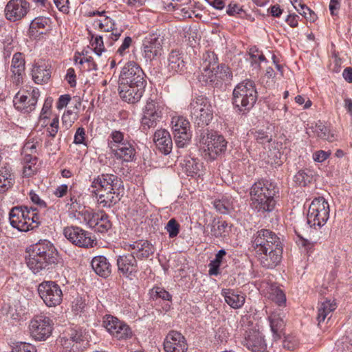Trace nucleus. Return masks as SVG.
<instances>
[{
  "label": "nucleus",
  "mask_w": 352,
  "mask_h": 352,
  "mask_svg": "<svg viewBox=\"0 0 352 352\" xmlns=\"http://www.w3.org/2000/svg\"><path fill=\"white\" fill-rule=\"evenodd\" d=\"M12 352H36L34 346L26 342H19L12 349Z\"/></svg>",
  "instance_id": "nucleus-56"
},
{
  "label": "nucleus",
  "mask_w": 352,
  "mask_h": 352,
  "mask_svg": "<svg viewBox=\"0 0 352 352\" xmlns=\"http://www.w3.org/2000/svg\"><path fill=\"white\" fill-rule=\"evenodd\" d=\"M85 132L82 127H79L75 133L74 142L76 144H82L85 140Z\"/></svg>",
  "instance_id": "nucleus-62"
},
{
  "label": "nucleus",
  "mask_w": 352,
  "mask_h": 352,
  "mask_svg": "<svg viewBox=\"0 0 352 352\" xmlns=\"http://www.w3.org/2000/svg\"><path fill=\"white\" fill-rule=\"evenodd\" d=\"M243 344L252 352H267V344L262 333L256 330L246 331Z\"/></svg>",
  "instance_id": "nucleus-23"
},
{
  "label": "nucleus",
  "mask_w": 352,
  "mask_h": 352,
  "mask_svg": "<svg viewBox=\"0 0 352 352\" xmlns=\"http://www.w3.org/2000/svg\"><path fill=\"white\" fill-rule=\"evenodd\" d=\"M111 153L118 159L123 162H131L135 156V150L134 146L129 142H126L116 147L111 149Z\"/></svg>",
  "instance_id": "nucleus-29"
},
{
  "label": "nucleus",
  "mask_w": 352,
  "mask_h": 352,
  "mask_svg": "<svg viewBox=\"0 0 352 352\" xmlns=\"http://www.w3.org/2000/svg\"><path fill=\"white\" fill-rule=\"evenodd\" d=\"M186 171L188 175H197L200 170V164L196 159L188 158L184 160Z\"/></svg>",
  "instance_id": "nucleus-47"
},
{
  "label": "nucleus",
  "mask_w": 352,
  "mask_h": 352,
  "mask_svg": "<svg viewBox=\"0 0 352 352\" xmlns=\"http://www.w3.org/2000/svg\"><path fill=\"white\" fill-rule=\"evenodd\" d=\"M36 209L33 208H28L27 206H22V211L24 212L25 219L30 223L32 230L38 227L41 223L40 217L36 212Z\"/></svg>",
  "instance_id": "nucleus-41"
},
{
  "label": "nucleus",
  "mask_w": 352,
  "mask_h": 352,
  "mask_svg": "<svg viewBox=\"0 0 352 352\" xmlns=\"http://www.w3.org/2000/svg\"><path fill=\"white\" fill-rule=\"evenodd\" d=\"M129 251L135 256V258L146 259L155 252V248L148 241L140 240L129 245Z\"/></svg>",
  "instance_id": "nucleus-25"
},
{
  "label": "nucleus",
  "mask_w": 352,
  "mask_h": 352,
  "mask_svg": "<svg viewBox=\"0 0 352 352\" xmlns=\"http://www.w3.org/2000/svg\"><path fill=\"white\" fill-rule=\"evenodd\" d=\"M58 130V118H54L50 123V127L47 128L49 135L54 138Z\"/></svg>",
  "instance_id": "nucleus-61"
},
{
  "label": "nucleus",
  "mask_w": 352,
  "mask_h": 352,
  "mask_svg": "<svg viewBox=\"0 0 352 352\" xmlns=\"http://www.w3.org/2000/svg\"><path fill=\"white\" fill-rule=\"evenodd\" d=\"M32 78L36 84L47 82L51 76V72L46 65H36L33 67Z\"/></svg>",
  "instance_id": "nucleus-37"
},
{
  "label": "nucleus",
  "mask_w": 352,
  "mask_h": 352,
  "mask_svg": "<svg viewBox=\"0 0 352 352\" xmlns=\"http://www.w3.org/2000/svg\"><path fill=\"white\" fill-rule=\"evenodd\" d=\"M132 43V38L130 36H126L124 39L122 45L117 50V53L122 56L125 53V50L128 49Z\"/></svg>",
  "instance_id": "nucleus-63"
},
{
  "label": "nucleus",
  "mask_w": 352,
  "mask_h": 352,
  "mask_svg": "<svg viewBox=\"0 0 352 352\" xmlns=\"http://www.w3.org/2000/svg\"><path fill=\"white\" fill-rule=\"evenodd\" d=\"M208 226L210 227L212 236L214 237H221L224 236L228 232V224L226 221L219 219H214Z\"/></svg>",
  "instance_id": "nucleus-39"
},
{
  "label": "nucleus",
  "mask_w": 352,
  "mask_h": 352,
  "mask_svg": "<svg viewBox=\"0 0 352 352\" xmlns=\"http://www.w3.org/2000/svg\"><path fill=\"white\" fill-rule=\"evenodd\" d=\"M331 153L329 151L320 150L313 154V159L315 162H323L329 157Z\"/></svg>",
  "instance_id": "nucleus-59"
},
{
  "label": "nucleus",
  "mask_w": 352,
  "mask_h": 352,
  "mask_svg": "<svg viewBox=\"0 0 352 352\" xmlns=\"http://www.w3.org/2000/svg\"><path fill=\"white\" fill-rule=\"evenodd\" d=\"M39 92L33 89L31 92H18L13 100L14 105L18 111L22 113H29L35 109Z\"/></svg>",
  "instance_id": "nucleus-17"
},
{
  "label": "nucleus",
  "mask_w": 352,
  "mask_h": 352,
  "mask_svg": "<svg viewBox=\"0 0 352 352\" xmlns=\"http://www.w3.org/2000/svg\"><path fill=\"white\" fill-rule=\"evenodd\" d=\"M96 215L97 213H93L87 210L85 207L78 213V218H82L85 223L91 228L94 222Z\"/></svg>",
  "instance_id": "nucleus-50"
},
{
  "label": "nucleus",
  "mask_w": 352,
  "mask_h": 352,
  "mask_svg": "<svg viewBox=\"0 0 352 352\" xmlns=\"http://www.w3.org/2000/svg\"><path fill=\"white\" fill-rule=\"evenodd\" d=\"M67 206H69V209L73 213L77 214L85 208L80 197L76 195L70 196L69 202L67 204Z\"/></svg>",
  "instance_id": "nucleus-48"
},
{
  "label": "nucleus",
  "mask_w": 352,
  "mask_h": 352,
  "mask_svg": "<svg viewBox=\"0 0 352 352\" xmlns=\"http://www.w3.org/2000/svg\"><path fill=\"white\" fill-rule=\"evenodd\" d=\"M256 256L260 264L267 269H272L280 262L283 254V245H276L265 250H256Z\"/></svg>",
  "instance_id": "nucleus-14"
},
{
  "label": "nucleus",
  "mask_w": 352,
  "mask_h": 352,
  "mask_svg": "<svg viewBox=\"0 0 352 352\" xmlns=\"http://www.w3.org/2000/svg\"><path fill=\"white\" fill-rule=\"evenodd\" d=\"M58 261V253L49 241H40L26 248V264L34 274L53 268Z\"/></svg>",
  "instance_id": "nucleus-1"
},
{
  "label": "nucleus",
  "mask_w": 352,
  "mask_h": 352,
  "mask_svg": "<svg viewBox=\"0 0 352 352\" xmlns=\"http://www.w3.org/2000/svg\"><path fill=\"white\" fill-rule=\"evenodd\" d=\"M14 184V177L10 171L6 167L0 169V192H4L11 188Z\"/></svg>",
  "instance_id": "nucleus-40"
},
{
  "label": "nucleus",
  "mask_w": 352,
  "mask_h": 352,
  "mask_svg": "<svg viewBox=\"0 0 352 352\" xmlns=\"http://www.w3.org/2000/svg\"><path fill=\"white\" fill-rule=\"evenodd\" d=\"M280 311H275L269 316L271 330L275 339H280L285 327V322Z\"/></svg>",
  "instance_id": "nucleus-35"
},
{
  "label": "nucleus",
  "mask_w": 352,
  "mask_h": 352,
  "mask_svg": "<svg viewBox=\"0 0 352 352\" xmlns=\"http://www.w3.org/2000/svg\"><path fill=\"white\" fill-rule=\"evenodd\" d=\"M146 85L142 84H119L118 90L121 98L128 102L134 104L138 102L144 92Z\"/></svg>",
  "instance_id": "nucleus-20"
},
{
  "label": "nucleus",
  "mask_w": 352,
  "mask_h": 352,
  "mask_svg": "<svg viewBox=\"0 0 352 352\" xmlns=\"http://www.w3.org/2000/svg\"><path fill=\"white\" fill-rule=\"evenodd\" d=\"M30 4L25 0H10L5 8V15L10 21H19L26 16Z\"/></svg>",
  "instance_id": "nucleus-18"
},
{
  "label": "nucleus",
  "mask_w": 352,
  "mask_h": 352,
  "mask_svg": "<svg viewBox=\"0 0 352 352\" xmlns=\"http://www.w3.org/2000/svg\"><path fill=\"white\" fill-rule=\"evenodd\" d=\"M91 264L96 274L101 277L107 278L111 273V264L104 256H95Z\"/></svg>",
  "instance_id": "nucleus-30"
},
{
  "label": "nucleus",
  "mask_w": 352,
  "mask_h": 352,
  "mask_svg": "<svg viewBox=\"0 0 352 352\" xmlns=\"http://www.w3.org/2000/svg\"><path fill=\"white\" fill-rule=\"evenodd\" d=\"M142 69L135 62H128L122 67L119 76V84L146 85Z\"/></svg>",
  "instance_id": "nucleus-12"
},
{
  "label": "nucleus",
  "mask_w": 352,
  "mask_h": 352,
  "mask_svg": "<svg viewBox=\"0 0 352 352\" xmlns=\"http://www.w3.org/2000/svg\"><path fill=\"white\" fill-rule=\"evenodd\" d=\"M164 105L157 100H148L142 109L141 126L143 130L154 128L162 118Z\"/></svg>",
  "instance_id": "nucleus-7"
},
{
  "label": "nucleus",
  "mask_w": 352,
  "mask_h": 352,
  "mask_svg": "<svg viewBox=\"0 0 352 352\" xmlns=\"http://www.w3.org/2000/svg\"><path fill=\"white\" fill-rule=\"evenodd\" d=\"M52 101L53 100L52 98H48L45 100L44 102L40 116V121H43L42 125L45 124V120L48 119V115L52 107Z\"/></svg>",
  "instance_id": "nucleus-53"
},
{
  "label": "nucleus",
  "mask_w": 352,
  "mask_h": 352,
  "mask_svg": "<svg viewBox=\"0 0 352 352\" xmlns=\"http://www.w3.org/2000/svg\"><path fill=\"white\" fill-rule=\"evenodd\" d=\"M268 298L278 305H281L286 301L285 294L276 285H271L269 288Z\"/></svg>",
  "instance_id": "nucleus-43"
},
{
  "label": "nucleus",
  "mask_w": 352,
  "mask_h": 352,
  "mask_svg": "<svg viewBox=\"0 0 352 352\" xmlns=\"http://www.w3.org/2000/svg\"><path fill=\"white\" fill-rule=\"evenodd\" d=\"M94 38V35L91 36V39ZM91 45L94 47V52L100 56L104 51V46L103 42V36H96L94 40L91 41Z\"/></svg>",
  "instance_id": "nucleus-51"
},
{
  "label": "nucleus",
  "mask_w": 352,
  "mask_h": 352,
  "mask_svg": "<svg viewBox=\"0 0 352 352\" xmlns=\"http://www.w3.org/2000/svg\"><path fill=\"white\" fill-rule=\"evenodd\" d=\"M38 292L47 307H56L62 302L63 292L60 286L53 281L39 284Z\"/></svg>",
  "instance_id": "nucleus-10"
},
{
  "label": "nucleus",
  "mask_w": 352,
  "mask_h": 352,
  "mask_svg": "<svg viewBox=\"0 0 352 352\" xmlns=\"http://www.w3.org/2000/svg\"><path fill=\"white\" fill-rule=\"evenodd\" d=\"M229 337L230 334L227 329L224 327L219 328L215 335V339L219 344L226 342Z\"/></svg>",
  "instance_id": "nucleus-57"
},
{
  "label": "nucleus",
  "mask_w": 352,
  "mask_h": 352,
  "mask_svg": "<svg viewBox=\"0 0 352 352\" xmlns=\"http://www.w3.org/2000/svg\"><path fill=\"white\" fill-rule=\"evenodd\" d=\"M164 349L165 352H186L188 344L181 333L170 331L164 339Z\"/></svg>",
  "instance_id": "nucleus-19"
},
{
  "label": "nucleus",
  "mask_w": 352,
  "mask_h": 352,
  "mask_svg": "<svg viewBox=\"0 0 352 352\" xmlns=\"http://www.w3.org/2000/svg\"><path fill=\"white\" fill-rule=\"evenodd\" d=\"M162 40L156 34L145 38L143 43V55L146 60H151L162 54Z\"/></svg>",
  "instance_id": "nucleus-21"
},
{
  "label": "nucleus",
  "mask_w": 352,
  "mask_h": 352,
  "mask_svg": "<svg viewBox=\"0 0 352 352\" xmlns=\"http://www.w3.org/2000/svg\"><path fill=\"white\" fill-rule=\"evenodd\" d=\"M252 133L259 144H265L270 142L272 140V136L269 135L266 132L262 130L256 131L255 132H252Z\"/></svg>",
  "instance_id": "nucleus-54"
},
{
  "label": "nucleus",
  "mask_w": 352,
  "mask_h": 352,
  "mask_svg": "<svg viewBox=\"0 0 352 352\" xmlns=\"http://www.w3.org/2000/svg\"><path fill=\"white\" fill-rule=\"evenodd\" d=\"M257 98L258 94L254 82L250 80H245L234 89L232 102L239 111H245L253 107Z\"/></svg>",
  "instance_id": "nucleus-3"
},
{
  "label": "nucleus",
  "mask_w": 352,
  "mask_h": 352,
  "mask_svg": "<svg viewBox=\"0 0 352 352\" xmlns=\"http://www.w3.org/2000/svg\"><path fill=\"white\" fill-rule=\"evenodd\" d=\"M203 59L202 70L198 80L204 85H216L215 69L217 67V57L214 52H206L204 54Z\"/></svg>",
  "instance_id": "nucleus-13"
},
{
  "label": "nucleus",
  "mask_w": 352,
  "mask_h": 352,
  "mask_svg": "<svg viewBox=\"0 0 352 352\" xmlns=\"http://www.w3.org/2000/svg\"><path fill=\"white\" fill-rule=\"evenodd\" d=\"M152 298H160L163 300H170L171 299V295L163 288L156 287L151 290Z\"/></svg>",
  "instance_id": "nucleus-55"
},
{
  "label": "nucleus",
  "mask_w": 352,
  "mask_h": 352,
  "mask_svg": "<svg viewBox=\"0 0 352 352\" xmlns=\"http://www.w3.org/2000/svg\"><path fill=\"white\" fill-rule=\"evenodd\" d=\"M11 226L21 232H27L32 230L30 223L24 217V212L22 211V206L13 208L9 214Z\"/></svg>",
  "instance_id": "nucleus-26"
},
{
  "label": "nucleus",
  "mask_w": 352,
  "mask_h": 352,
  "mask_svg": "<svg viewBox=\"0 0 352 352\" xmlns=\"http://www.w3.org/2000/svg\"><path fill=\"white\" fill-rule=\"evenodd\" d=\"M329 217V206L324 197L315 198L311 203L307 212V223L311 226L321 227Z\"/></svg>",
  "instance_id": "nucleus-6"
},
{
  "label": "nucleus",
  "mask_w": 352,
  "mask_h": 352,
  "mask_svg": "<svg viewBox=\"0 0 352 352\" xmlns=\"http://www.w3.org/2000/svg\"><path fill=\"white\" fill-rule=\"evenodd\" d=\"M200 149L206 159L214 160L217 155L226 149L227 142L224 138L217 133H207L200 140Z\"/></svg>",
  "instance_id": "nucleus-5"
},
{
  "label": "nucleus",
  "mask_w": 352,
  "mask_h": 352,
  "mask_svg": "<svg viewBox=\"0 0 352 352\" xmlns=\"http://www.w3.org/2000/svg\"><path fill=\"white\" fill-rule=\"evenodd\" d=\"M190 116L195 124L204 127L209 124L213 118V109L209 100L199 96L192 100L189 105Z\"/></svg>",
  "instance_id": "nucleus-4"
},
{
  "label": "nucleus",
  "mask_w": 352,
  "mask_h": 352,
  "mask_svg": "<svg viewBox=\"0 0 352 352\" xmlns=\"http://www.w3.org/2000/svg\"><path fill=\"white\" fill-rule=\"evenodd\" d=\"M296 345L297 342L292 337H285L283 342V347L290 351L294 350Z\"/></svg>",
  "instance_id": "nucleus-64"
},
{
  "label": "nucleus",
  "mask_w": 352,
  "mask_h": 352,
  "mask_svg": "<svg viewBox=\"0 0 352 352\" xmlns=\"http://www.w3.org/2000/svg\"><path fill=\"white\" fill-rule=\"evenodd\" d=\"M64 236L74 245L80 248H89L96 245L91 233L78 226H68L63 230Z\"/></svg>",
  "instance_id": "nucleus-9"
},
{
  "label": "nucleus",
  "mask_w": 352,
  "mask_h": 352,
  "mask_svg": "<svg viewBox=\"0 0 352 352\" xmlns=\"http://www.w3.org/2000/svg\"><path fill=\"white\" fill-rule=\"evenodd\" d=\"M120 186V180L113 174H102L94 179L91 184V187L96 188L97 192L118 190Z\"/></svg>",
  "instance_id": "nucleus-22"
},
{
  "label": "nucleus",
  "mask_w": 352,
  "mask_h": 352,
  "mask_svg": "<svg viewBox=\"0 0 352 352\" xmlns=\"http://www.w3.org/2000/svg\"><path fill=\"white\" fill-rule=\"evenodd\" d=\"M103 325L108 332L118 340H126L131 337L130 327L123 321L113 316H107L103 320Z\"/></svg>",
  "instance_id": "nucleus-15"
},
{
  "label": "nucleus",
  "mask_w": 352,
  "mask_h": 352,
  "mask_svg": "<svg viewBox=\"0 0 352 352\" xmlns=\"http://www.w3.org/2000/svg\"><path fill=\"white\" fill-rule=\"evenodd\" d=\"M118 271L126 277L134 276L138 271L137 260L131 253L119 256L117 258Z\"/></svg>",
  "instance_id": "nucleus-24"
},
{
  "label": "nucleus",
  "mask_w": 352,
  "mask_h": 352,
  "mask_svg": "<svg viewBox=\"0 0 352 352\" xmlns=\"http://www.w3.org/2000/svg\"><path fill=\"white\" fill-rule=\"evenodd\" d=\"M312 180V175L309 171L304 170H299L294 176L295 182L300 185L305 186Z\"/></svg>",
  "instance_id": "nucleus-49"
},
{
  "label": "nucleus",
  "mask_w": 352,
  "mask_h": 352,
  "mask_svg": "<svg viewBox=\"0 0 352 352\" xmlns=\"http://www.w3.org/2000/svg\"><path fill=\"white\" fill-rule=\"evenodd\" d=\"M56 8L63 13L69 12V0H53Z\"/></svg>",
  "instance_id": "nucleus-60"
},
{
  "label": "nucleus",
  "mask_w": 352,
  "mask_h": 352,
  "mask_svg": "<svg viewBox=\"0 0 352 352\" xmlns=\"http://www.w3.org/2000/svg\"><path fill=\"white\" fill-rule=\"evenodd\" d=\"M127 142L124 139V133L120 131H113L108 139V146L109 149H112L117 146Z\"/></svg>",
  "instance_id": "nucleus-45"
},
{
  "label": "nucleus",
  "mask_w": 352,
  "mask_h": 352,
  "mask_svg": "<svg viewBox=\"0 0 352 352\" xmlns=\"http://www.w3.org/2000/svg\"><path fill=\"white\" fill-rule=\"evenodd\" d=\"M153 142L161 153L165 155L170 153L173 142L169 132L166 129L157 130L153 135Z\"/></svg>",
  "instance_id": "nucleus-27"
},
{
  "label": "nucleus",
  "mask_w": 352,
  "mask_h": 352,
  "mask_svg": "<svg viewBox=\"0 0 352 352\" xmlns=\"http://www.w3.org/2000/svg\"><path fill=\"white\" fill-rule=\"evenodd\" d=\"M221 295L224 297L226 303L233 309H239L245 303V296L230 289H223Z\"/></svg>",
  "instance_id": "nucleus-32"
},
{
  "label": "nucleus",
  "mask_w": 352,
  "mask_h": 352,
  "mask_svg": "<svg viewBox=\"0 0 352 352\" xmlns=\"http://www.w3.org/2000/svg\"><path fill=\"white\" fill-rule=\"evenodd\" d=\"M185 62L179 51L173 50L168 58L167 69L170 73L175 74L184 71Z\"/></svg>",
  "instance_id": "nucleus-33"
},
{
  "label": "nucleus",
  "mask_w": 352,
  "mask_h": 352,
  "mask_svg": "<svg viewBox=\"0 0 352 352\" xmlns=\"http://www.w3.org/2000/svg\"><path fill=\"white\" fill-rule=\"evenodd\" d=\"M47 24V20L45 18H36L34 19L30 26V34L33 36L34 34H43L42 32H39L38 30L41 28H44Z\"/></svg>",
  "instance_id": "nucleus-46"
},
{
  "label": "nucleus",
  "mask_w": 352,
  "mask_h": 352,
  "mask_svg": "<svg viewBox=\"0 0 352 352\" xmlns=\"http://www.w3.org/2000/svg\"><path fill=\"white\" fill-rule=\"evenodd\" d=\"M292 5L296 11L304 17L307 14V11H309V8L304 4L301 0H294L292 2Z\"/></svg>",
  "instance_id": "nucleus-58"
},
{
  "label": "nucleus",
  "mask_w": 352,
  "mask_h": 352,
  "mask_svg": "<svg viewBox=\"0 0 352 352\" xmlns=\"http://www.w3.org/2000/svg\"><path fill=\"white\" fill-rule=\"evenodd\" d=\"M91 228H94L95 230L98 232L103 233L107 232L111 228V223L108 215L102 212L97 213L94 222Z\"/></svg>",
  "instance_id": "nucleus-38"
},
{
  "label": "nucleus",
  "mask_w": 352,
  "mask_h": 352,
  "mask_svg": "<svg viewBox=\"0 0 352 352\" xmlns=\"http://www.w3.org/2000/svg\"><path fill=\"white\" fill-rule=\"evenodd\" d=\"M165 229L168 233L169 237L174 238L179 234V225L175 219H170L168 221Z\"/></svg>",
  "instance_id": "nucleus-52"
},
{
  "label": "nucleus",
  "mask_w": 352,
  "mask_h": 352,
  "mask_svg": "<svg viewBox=\"0 0 352 352\" xmlns=\"http://www.w3.org/2000/svg\"><path fill=\"white\" fill-rule=\"evenodd\" d=\"M337 305L334 300L325 299L318 303L317 320L318 324L324 322L325 319L329 320L333 311L336 309Z\"/></svg>",
  "instance_id": "nucleus-31"
},
{
  "label": "nucleus",
  "mask_w": 352,
  "mask_h": 352,
  "mask_svg": "<svg viewBox=\"0 0 352 352\" xmlns=\"http://www.w3.org/2000/svg\"><path fill=\"white\" fill-rule=\"evenodd\" d=\"M277 185L269 180L255 182L250 190V206L258 212H270L276 206L275 197L278 193Z\"/></svg>",
  "instance_id": "nucleus-2"
},
{
  "label": "nucleus",
  "mask_w": 352,
  "mask_h": 352,
  "mask_svg": "<svg viewBox=\"0 0 352 352\" xmlns=\"http://www.w3.org/2000/svg\"><path fill=\"white\" fill-rule=\"evenodd\" d=\"M117 190L95 192L97 201L99 205L104 208H109L117 203L120 200L119 192Z\"/></svg>",
  "instance_id": "nucleus-36"
},
{
  "label": "nucleus",
  "mask_w": 352,
  "mask_h": 352,
  "mask_svg": "<svg viewBox=\"0 0 352 352\" xmlns=\"http://www.w3.org/2000/svg\"><path fill=\"white\" fill-rule=\"evenodd\" d=\"M213 205L218 212L223 214L230 213L234 209L231 198L226 197L215 200Z\"/></svg>",
  "instance_id": "nucleus-42"
},
{
  "label": "nucleus",
  "mask_w": 352,
  "mask_h": 352,
  "mask_svg": "<svg viewBox=\"0 0 352 352\" xmlns=\"http://www.w3.org/2000/svg\"><path fill=\"white\" fill-rule=\"evenodd\" d=\"M252 247L255 251L265 250L267 248L281 245L280 238L274 232L262 229L258 230L252 238Z\"/></svg>",
  "instance_id": "nucleus-16"
},
{
  "label": "nucleus",
  "mask_w": 352,
  "mask_h": 352,
  "mask_svg": "<svg viewBox=\"0 0 352 352\" xmlns=\"http://www.w3.org/2000/svg\"><path fill=\"white\" fill-rule=\"evenodd\" d=\"M25 58L22 53L17 52L13 55L11 64L13 82L20 85L23 80V74L25 72Z\"/></svg>",
  "instance_id": "nucleus-28"
},
{
  "label": "nucleus",
  "mask_w": 352,
  "mask_h": 352,
  "mask_svg": "<svg viewBox=\"0 0 352 352\" xmlns=\"http://www.w3.org/2000/svg\"><path fill=\"white\" fill-rule=\"evenodd\" d=\"M171 124L176 145L184 148L191 138L190 122L184 117L177 116L172 118Z\"/></svg>",
  "instance_id": "nucleus-11"
},
{
  "label": "nucleus",
  "mask_w": 352,
  "mask_h": 352,
  "mask_svg": "<svg viewBox=\"0 0 352 352\" xmlns=\"http://www.w3.org/2000/svg\"><path fill=\"white\" fill-rule=\"evenodd\" d=\"M53 325V321L49 317L44 315L35 316L30 322L31 336L36 340H45L51 336Z\"/></svg>",
  "instance_id": "nucleus-8"
},
{
  "label": "nucleus",
  "mask_w": 352,
  "mask_h": 352,
  "mask_svg": "<svg viewBox=\"0 0 352 352\" xmlns=\"http://www.w3.org/2000/svg\"><path fill=\"white\" fill-rule=\"evenodd\" d=\"M232 74L228 66L225 65H219L215 69L216 85H218L222 80H227L230 79Z\"/></svg>",
  "instance_id": "nucleus-44"
},
{
  "label": "nucleus",
  "mask_w": 352,
  "mask_h": 352,
  "mask_svg": "<svg viewBox=\"0 0 352 352\" xmlns=\"http://www.w3.org/2000/svg\"><path fill=\"white\" fill-rule=\"evenodd\" d=\"M82 333L80 329L76 328H69L63 333V336L60 338L62 345L69 349L74 346L75 343L82 340Z\"/></svg>",
  "instance_id": "nucleus-34"
}]
</instances>
